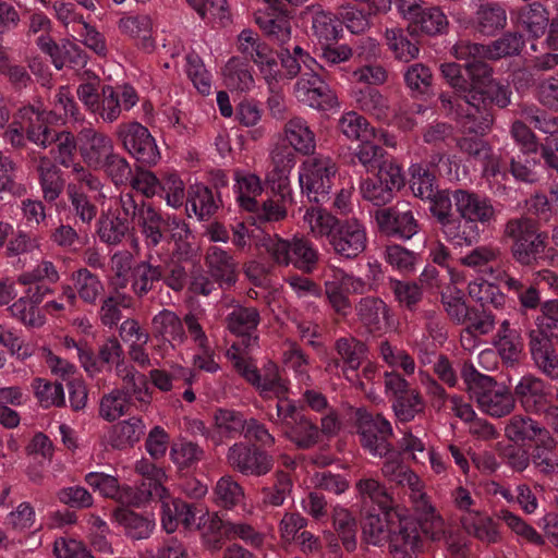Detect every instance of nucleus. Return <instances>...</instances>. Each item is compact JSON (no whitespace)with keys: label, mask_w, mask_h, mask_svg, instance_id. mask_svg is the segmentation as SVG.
I'll return each instance as SVG.
<instances>
[{"label":"nucleus","mask_w":558,"mask_h":558,"mask_svg":"<svg viewBox=\"0 0 558 558\" xmlns=\"http://www.w3.org/2000/svg\"><path fill=\"white\" fill-rule=\"evenodd\" d=\"M511 96L509 85L497 80L464 97L442 92L438 96V108L446 117L456 121L462 134L486 136L495 121L493 106L507 108Z\"/></svg>","instance_id":"1"},{"label":"nucleus","mask_w":558,"mask_h":558,"mask_svg":"<svg viewBox=\"0 0 558 558\" xmlns=\"http://www.w3.org/2000/svg\"><path fill=\"white\" fill-rule=\"evenodd\" d=\"M461 377L466 385L471 399L478 408L493 417H502L510 414L515 407L513 393L493 377L481 374L471 362H464Z\"/></svg>","instance_id":"2"},{"label":"nucleus","mask_w":558,"mask_h":558,"mask_svg":"<svg viewBox=\"0 0 558 558\" xmlns=\"http://www.w3.org/2000/svg\"><path fill=\"white\" fill-rule=\"evenodd\" d=\"M502 236L511 240V255L515 262L523 266L538 264L546 247L547 234L539 231L538 222L526 216L509 219Z\"/></svg>","instance_id":"3"},{"label":"nucleus","mask_w":558,"mask_h":558,"mask_svg":"<svg viewBox=\"0 0 558 558\" xmlns=\"http://www.w3.org/2000/svg\"><path fill=\"white\" fill-rule=\"evenodd\" d=\"M263 245L278 266L292 265L303 274H313L317 269L320 254L315 245L303 236H293L291 240L278 235L268 236Z\"/></svg>","instance_id":"4"},{"label":"nucleus","mask_w":558,"mask_h":558,"mask_svg":"<svg viewBox=\"0 0 558 558\" xmlns=\"http://www.w3.org/2000/svg\"><path fill=\"white\" fill-rule=\"evenodd\" d=\"M337 172V163L330 156H307L300 167L299 181L310 202L319 204L329 198Z\"/></svg>","instance_id":"5"},{"label":"nucleus","mask_w":558,"mask_h":558,"mask_svg":"<svg viewBox=\"0 0 558 558\" xmlns=\"http://www.w3.org/2000/svg\"><path fill=\"white\" fill-rule=\"evenodd\" d=\"M466 76L462 74L461 65L456 62H445L439 66L440 74L453 89L449 93L456 97H464L488 84L497 81L493 68L483 60H471L464 65Z\"/></svg>","instance_id":"6"},{"label":"nucleus","mask_w":558,"mask_h":558,"mask_svg":"<svg viewBox=\"0 0 558 558\" xmlns=\"http://www.w3.org/2000/svg\"><path fill=\"white\" fill-rule=\"evenodd\" d=\"M356 433L361 446L374 457H387L393 451L390 438L393 435L391 424L381 414L373 415L363 408L354 413Z\"/></svg>","instance_id":"7"},{"label":"nucleus","mask_w":558,"mask_h":558,"mask_svg":"<svg viewBox=\"0 0 558 558\" xmlns=\"http://www.w3.org/2000/svg\"><path fill=\"white\" fill-rule=\"evenodd\" d=\"M117 140L122 147L143 166H155L160 151L149 130L136 121L120 123L116 129Z\"/></svg>","instance_id":"8"},{"label":"nucleus","mask_w":558,"mask_h":558,"mask_svg":"<svg viewBox=\"0 0 558 558\" xmlns=\"http://www.w3.org/2000/svg\"><path fill=\"white\" fill-rule=\"evenodd\" d=\"M380 234L396 240L412 239L420 230V225L408 204L378 208L373 215Z\"/></svg>","instance_id":"9"},{"label":"nucleus","mask_w":558,"mask_h":558,"mask_svg":"<svg viewBox=\"0 0 558 558\" xmlns=\"http://www.w3.org/2000/svg\"><path fill=\"white\" fill-rule=\"evenodd\" d=\"M227 329L239 338L231 350L252 352L259 345L257 327L260 323L259 311L253 306L234 304L226 316Z\"/></svg>","instance_id":"10"},{"label":"nucleus","mask_w":558,"mask_h":558,"mask_svg":"<svg viewBox=\"0 0 558 558\" xmlns=\"http://www.w3.org/2000/svg\"><path fill=\"white\" fill-rule=\"evenodd\" d=\"M229 466L245 476H263L274 468V457L266 450L247 442L239 441L229 447Z\"/></svg>","instance_id":"11"},{"label":"nucleus","mask_w":558,"mask_h":558,"mask_svg":"<svg viewBox=\"0 0 558 558\" xmlns=\"http://www.w3.org/2000/svg\"><path fill=\"white\" fill-rule=\"evenodd\" d=\"M295 154L296 151L284 141L277 142L270 150L271 170L266 181L282 202L291 198L289 175L296 163Z\"/></svg>","instance_id":"12"},{"label":"nucleus","mask_w":558,"mask_h":558,"mask_svg":"<svg viewBox=\"0 0 558 558\" xmlns=\"http://www.w3.org/2000/svg\"><path fill=\"white\" fill-rule=\"evenodd\" d=\"M238 43L239 51L259 68L267 83H271L280 76L272 49L266 43L260 41L256 33L252 29H243L238 37Z\"/></svg>","instance_id":"13"},{"label":"nucleus","mask_w":558,"mask_h":558,"mask_svg":"<svg viewBox=\"0 0 558 558\" xmlns=\"http://www.w3.org/2000/svg\"><path fill=\"white\" fill-rule=\"evenodd\" d=\"M356 320L369 335H380L392 325L391 307L379 296L364 295L354 304Z\"/></svg>","instance_id":"14"},{"label":"nucleus","mask_w":558,"mask_h":558,"mask_svg":"<svg viewBox=\"0 0 558 558\" xmlns=\"http://www.w3.org/2000/svg\"><path fill=\"white\" fill-rule=\"evenodd\" d=\"M387 543L391 558H417L423 548L417 524L409 517H401L400 520L392 522V533Z\"/></svg>","instance_id":"15"},{"label":"nucleus","mask_w":558,"mask_h":558,"mask_svg":"<svg viewBox=\"0 0 558 558\" xmlns=\"http://www.w3.org/2000/svg\"><path fill=\"white\" fill-rule=\"evenodd\" d=\"M453 206L458 215L482 227H489L496 221V209L489 198L470 190L452 191Z\"/></svg>","instance_id":"16"},{"label":"nucleus","mask_w":558,"mask_h":558,"mask_svg":"<svg viewBox=\"0 0 558 558\" xmlns=\"http://www.w3.org/2000/svg\"><path fill=\"white\" fill-rule=\"evenodd\" d=\"M366 242L365 228L354 218L341 221L329 240L333 252L347 259H353L364 252Z\"/></svg>","instance_id":"17"},{"label":"nucleus","mask_w":558,"mask_h":558,"mask_svg":"<svg viewBox=\"0 0 558 558\" xmlns=\"http://www.w3.org/2000/svg\"><path fill=\"white\" fill-rule=\"evenodd\" d=\"M513 397L530 413H545L551 405L550 387L533 375L523 376L514 387Z\"/></svg>","instance_id":"18"},{"label":"nucleus","mask_w":558,"mask_h":558,"mask_svg":"<svg viewBox=\"0 0 558 558\" xmlns=\"http://www.w3.org/2000/svg\"><path fill=\"white\" fill-rule=\"evenodd\" d=\"M294 93L301 102L315 109L327 110L336 104L335 94L315 70L302 73Z\"/></svg>","instance_id":"19"},{"label":"nucleus","mask_w":558,"mask_h":558,"mask_svg":"<svg viewBox=\"0 0 558 558\" xmlns=\"http://www.w3.org/2000/svg\"><path fill=\"white\" fill-rule=\"evenodd\" d=\"M26 159L38 174L44 199L47 203H54L65 186L61 170L48 156L37 154L35 150L28 153Z\"/></svg>","instance_id":"20"},{"label":"nucleus","mask_w":558,"mask_h":558,"mask_svg":"<svg viewBox=\"0 0 558 558\" xmlns=\"http://www.w3.org/2000/svg\"><path fill=\"white\" fill-rule=\"evenodd\" d=\"M77 138L83 160L95 169H98L114 151L112 140L92 126L83 128L78 132Z\"/></svg>","instance_id":"21"},{"label":"nucleus","mask_w":558,"mask_h":558,"mask_svg":"<svg viewBox=\"0 0 558 558\" xmlns=\"http://www.w3.org/2000/svg\"><path fill=\"white\" fill-rule=\"evenodd\" d=\"M174 215H168L162 213L159 208L155 207L154 204L148 203L146 209L136 223L143 241L147 248H156L167 238V230L169 229Z\"/></svg>","instance_id":"22"},{"label":"nucleus","mask_w":558,"mask_h":558,"mask_svg":"<svg viewBox=\"0 0 558 558\" xmlns=\"http://www.w3.org/2000/svg\"><path fill=\"white\" fill-rule=\"evenodd\" d=\"M85 482L104 497L111 498L121 506L141 507L143 505V498L135 488L129 485L121 486L114 476L90 472L85 475Z\"/></svg>","instance_id":"23"},{"label":"nucleus","mask_w":558,"mask_h":558,"mask_svg":"<svg viewBox=\"0 0 558 558\" xmlns=\"http://www.w3.org/2000/svg\"><path fill=\"white\" fill-rule=\"evenodd\" d=\"M209 530L219 535L211 545V548H221L220 538L226 539H242L250 546L259 547L263 545L264 536L256 531L251 524L244 522H232L220 519L217 514L210 519Z\"/></svg>","instance_id":"24"},{"label":"nucleus","mask_w":558,"mask_h":558,"mask_svg":"<svg viewBox=\"0 0 558 558\" xmlns=\"http://www.w3.org/2000/svg\"><path fill=\"white\" fill-rule=\"evenodd\" d=\"M131 506L122 505L112 510L113 521L124 534L135 541L146 539L153 533L155 522L147 515L135 512Z\"/></svg>","instance_id":"25"},{"label":"nucleus","mask_w":558,"mask_h":558,"mask_svg":"<svg viewBox=\"0 0 558 558\" xmlns=\"http://www.w3.org/2000/svg\"><path fill=\"white\" fill-rule=\"evenodd\" d=\"M19 123L23 126L24 133L28 142L46 149L47 142L50 138L53 129L45 123V111L34 106H24L15 113Z\"/></svg>","instance_id":"26"},{"label":"nucleus","mask_w":558,"mask_h":558,"mask_svg":"<svg viewBox=\"0 0 558 558\" xmlns=\"http://www.w3.org/2000/svg\"><path fill=\"white\" fill-rule=\"evenodd\" d=\"M484 136L462 135L456 140V145L460 153L469 159L484 165L485 171L492 175L499 173V163L493 156L492 146Z\"/></svg>","instance_id":"27"},{"label":"nucleus","mask_w":558,"mask_h":558,"mask_svg":"<svg viewBox=\"0 0 558 558\" xmlns=\"http://www.w3.org/2000/svg\"><path fill=\"white\" fill-rule=\"evenodd\" d=\"M135 471L144 477L142 485L136 493L143 498V505L149 500L161 499L167 493L162 485L167 475L163 469L157 466L148 459H141L135 463Z\"/></svg>","instance_id":"28"},{"label":"nucleus","mask_w":558,"mask_h":558,"mask_svg":"<svg viewBox=\"0 0 558 558\" xmlns=\"http://www.w3.org/2000/svg\"><path fill=\"white\" fill-rule=\"evenodd\" d=\"M384 477L397 486L408 487L412 501H420L424 497L423 484L420 477L398 458L387 459L381 466Z\"/></svg>","instance_id":"29"},{"label":"nucleus","mask_w":558,"mask_h":558,"mask_svg":"<svg viewBox=\"0 0 558 558\" xmlns=\"http://www.w3.org/2000/svg\"><path fill=\"white\" fill-rule=\"evenodd\" d=\"M383 514L368 513L362 522L363 538L374 546H383L392 533V522L401 514L395 510H381Z\"/></svg>","instance_id":"30"},{"label":"nucleus","mask_w":558,"mask_h":558,"mask_svg":"<svg viewBox=\"0 0 558 558\" xmlns=\"http://www.w3.org/2000/svg\"><path fill=\"white\" fill-rule=\"evenodd\" d=\"M271 11L256 14L255 22L265 35L280 47L292 43L291 22L287 14L286 4H283L282 11Z\"/></svg>","instance_id":"31"},{"label":"nucleus","mask_w":558,"mask_h":558,"mask_svg":"<svg viewBox=\"0 0 558 558\" xmlns=\"http://www.w3.org/2000/svg\"><path fill=\"white\" fill-rule=\"evenodd\" d=\"M530 350L538 369L551 379L558 378V355L554 342L539 332H530Z\"/></svg>","instance_id":"32"},{"label":"nucleus","mask_w":558,"mask_h":558,"mask_svg":"<svg viewBox=\"0 0 558 558\" xmlns=\"http://www.w3.org/2000/svg\"><path fill=\"white\" fill-rule=\"evenodd\" d=\"M284 142L296 153L310 156L315 153L316 136L307 121L301 117L289 119L283 126Z\"/></svg>","instance_id":"33"},{"label":"nucleus","mask_w":558,"mask_h":558,"mask_svg":"<svg viewBox=\"0 0 558 558\" xmlns=\"http://www.w3.org/2000/svg\"><path fill=\"white\" fill-rule=\"evenodd\" d=\"M205 263L211 277L220 287H231L236 282V263L233 257L218 246L207 250Z\"/></svg>","instance_id":"34"},{"label":"nucleus","mask_w":558,"mask_h":558,"mask_svg":"<svg viewBox=\"0 0 558 558\" xmlns=\"http://www.w3.org/2000/svg\"><path fill=\"white\" fill-rule=\"evenodd\" d=\"M247 418L240 411L232 409H217L214 413L215 433L211 439L215 445H220L222 438L235 439L243 435Z\"/></svg>","instance_id":"35"},{"label":"nucleus","mask_w":558,"mask_h":558,"mask_svg":"<svg viewBox=\"0 0 558 558\" xmlns=\"http://www.w3.org/2000/svg\"><path fill=\"white\" fill-rule=\"evenodd\" d=\"M482 226L473 220L461 217L460 215L451 218L442 228L441 233L445 239L457 246H472L476 244L483 232Z\"/></svg>","instance_id":"36"},{"label":"nucleus","mask_w":558,"mask_h":558,"mask_svg":"<svg viewBox=\"0 0 558 558\" xmlns=\"http://www.w3.org/2000/svg\"><path fill=\"white\" fill-rule=\"evenodd\" d=\"M448 19L438 7H421L409 22V29L427 36H437L447 32Z\"/></svg>","instance_id":"37"},{"label":"nucleus","mask_w":558,"mask_h":558,"mask_svg":"<svg viewBox=\"0 0 558 558\" xmlns=\"http://www.w3.org/2000/svg\"><path fill=\"white\" fill-rule=\"evenodd\" d=\"M548 429L538 422L530 416L520 414L513 415L505 427L506 437L515 444L526 441L537 442L543 437L548 439Z\"/></svg>","instance_id":"38"},{"label":"nucleus","mask_w":558,"mask_h":558,"mask_svg":"<svg viewBox=\"0 0 558 558\" xmlns=\"http://www.w3.org/2000/svg\"><path fill=\"white\" fill-rule=\"evenodd\" d=\"M151 259L153 256L148 255L132 269L131 289L138 299L146 296L154 289V283L163 278V267L154 265Z\"/></svg>","instance_id":"39"},{"label":"nucleus","mask_w":558,"mask_h":558,"mask_svg":"<svg viewBox=\"0 0 558 558\" xmlns=\"http://www.w3.org/2000/svg\"><path fill=\"white\" fill-rule=\"evenodd\" d=\"M187 202L193 213L201 220H208L222 205L220 193L204 184H194L187 192Z\"/></svg>","instance_id":"40"},{"label":"nucleus","mask_w":558,"mask_h":558,"mask_svg":"<svg viewBox=\"0 0 558 558\" xmlns=\"http://www.w3.org/2000/svg\"><path fill=\"white\" fill-rule=\"evenodd\" d=\"M70 279L80 300L87 305H96L105 292V284L99 276L85 267L73 271Z\"/></svg>","instance_id":"41"},{"label":"nucleus","mask_w":558,"mask_h":558,"mask_svg":"<svg viewBox=\"0 0 558 558\" xmlns=\"http://www.w3.org/2000/svg\"><path fill=\"white\" fill-rule=\"evenodd\" d=\"M313 11L312 28L322 45L336 43L342 35V23L331 12L324 11L320 5L308 8Z\"/></svg>","instance_id":"42"},{"label":"nucleus","mask_w":558,"mask_h":558,"mask_svg":"<svg viewBox=\"0 0 558 558\" xmlns=\"http://www.w3.org/2000/svg\"><path fill=\"white\" fill-rule=\"evenodd\" d=\"M155 337H161L174 347L184 342L186 336L180 317L170 310H162L151 319Z\"/></svg>","instance_id":"43"},{"label":"nucleus","mask_w":558,"mask_h":558,"mask_svg":"<svg viewBox=\"0 0 558 558\" xmlns=\"http://www.w3.org/2000/svg\"><path fill=\"white\" fill-rule=\"evenodd\" d=\"M282 433L287 439L302 450L313 448L320 439L318 426L305 414L292 422Z\"/></svg>","instance_id":"44"},{"label":"nucleus","mask_w":558,"mask_h":558,"mask_svg":"<svg viewBox=\"0 0 558 558\" xmlns=\"http://www.w3.org/2000/svg\"><path fill=\"white\" fill-rule=\"evenodd\" d=\"M355 490L363 502L377 505L380 510L395 509V500L378 478L363 476L355 483Z\"/></svg>","instance_id":"45"},{"label":"nucleus","mask_w":558,"mask_h":558,"mask_svg":"<svg viewBox=\"0 0 558 558\" xmlns=\"http://www.w3.org/2000/svg\"><path fill=\"white\" fill-rule=\"evenodd\" d=\"M278 57L288 78H294L300 74L302 64L310 70V72H313V70H315L314 65H317L316 60L313 59L296 40L281 46Z\"/></svg>","instance_id":"46"},{"label":"nucleus","mask_w":558,"mask_h":558,"mask_svg":"<svg viewBox=\"0 0 558 558\" xmlns=\"http://www.w3.org/2000/svg\"><path fill=\"white\" fill-rule=\"evenodd\" d=\"M134 227L113 215L111 210L102 211L96 222V234L99 240L108 245H118L129 235Z\"/></svg>","instance_id":"47"},{"label":"nucleus","mask_w":558,"mask_h":558,"mask_svg":"<svg viewBox=\"0 0 558 558\" xmlns=\"http://www.w3.org/2000/svg\"><path fill=\"white\" fill-rule=\"evenodd\" d=\"M417 511H420V515L415 521L417 524V531L421 534H424L426 537L432 541H440L445 536L446 525L440 515H438L427 501V496L424 494V497L420 501H413Z\"/></svg>","instance_id":"48"},{"label":"nucleus","mask_w":558,"mask_h":558,"mask_svg":"<svg viewBox=\"0 0 558 558\" xmlns=\"http://www.w3.org/2000/svg\"><path fill=\"white\" fill-rule=\"evenodd\" d=\"M410 29L390 28L385 33L386 45L395 59L410 62L418 57L420 47L417 40L410 39Z\"/></svg>","instance_id":"49"},{"label":"nucleus","mask_w":558,"mask_h":558,"mask_svg":"<svg viewBox=\"0 0 558 558\" xmlns=\"http://www.w3.org/2000/svg\"><path fill=\"white\" fill-rule=\"evenodd\" d=\"M549 13L538 1L527 3L518 10V23L532 37L538 38L545 34L548 26Z\"/></svg>","instance_id":"50"},{"label":"nucleus","mask_w":558,"mask_h":558,"mask_svg":"<svg viewBox=\"0 0 558 558\" xmlns=\"http://www.w3.org/2000/svg\"><path fill=\"white\" fill-rule=\"evenodd\" d=\"M476 29L487 36L505 28L507 25V12L498 2L482 3L475 13Z\"/></svg>","instance_id":"51"},{"label":"nucleus","mask_w":558,"mask_h":558,"mask_svg":"<svg viewBox=\"0 0 558 558\" xmlns=\"http://www.w3.org/2000/svg\"><path fill=\"white\" fill-rule=\"evenodd\" d=\"M403 81L414 97H428L433 95V72L424 63L416 62L408 65L403 71Z\"/></svg>","instance_id":"52"},{"label":"nucleus","mask_w":558,"mask_h":558,"mask_svg":"<svg viewBox=\"0 0 558 558\" xmlns=\"http://www.w3.org/2000/svg\"><path fill=\"white\" fill-rule=\"evenodd\" d=\"M333 349L341 359L344 367L357 371L366 359L367 344L354 336L340 337L335 341Z\"/></svg>","instance_id":"53"},{"label":"nucleus","mask_w":558,"mask_h":558,"mask_svg":"<svg viewBox=\"0 0 558 558\" xmlns=\"http://www.w3.org/2000/svg\"><path fill=\"white\" fill-rule=\"evenodd\" d=\"M226 86L231 90L247 92L254 86V77L246 61L232 57L222 70Z\"/></svg>","instance_id":"54"},{"label":"nucleus","mask_w":558,"mask_h":558,"mask_svg":"<svg viewBox=\"0 0 558 558\" xmlns=\"http://www.w3.org/2000/svg\"><path fill=\"white\" fill-rule=\"evenodd\" d=\"M47 142V148L52 146L51 154L54 160L62 167L70 168L75 159L78 145L74 134L69 131L53 130Z\"/></svg>","instance_id":"55"},{"label":"nucleus","mask_w":558,"mask_h":558,"mask_svg":"<svg viewBox=\"0 0 558 558\" xmlns=\"http://www.w3.org/2000/svg\"><path fill=\"white\" fill-rule=\"evenodd\" d=\"M556 440L548 434L546 437L541 438L535 442L530 460L534 466L543 474L550 475L558 473V456L555 452Z\"/></svg>","instance_id":"56"},{"label":"nucleus","mask_w":558,"mask_h":558,"mask_svg":"<svg viewBox=\"0 0 558 558\" xmlns=\"http://www.w3.org/2000/svg\"><path fill=\"white\" fill-rule=\"evenodd\" d=\"M145 434V424L140 417H130L116 424L112 429L111 444L114 448L133 447Z\"/></svg>","instance_id":"57"},{"label":"nucleus","mask_w":558,"mask_h":558,"mask_svg":"<svg viewBox=\"0 0 558 558\" xmlns=\"http://www.w3.org/2000/svg\"><path fill=\"white\" fill-rule=\"evenodd\" d=\"M204 450L197 444L189 440H179L170 446L169 457L179 471L194 469L204 458Z\"/></svg>","instance_id":"58"},{"label":"nucleus","mask_w":558,"mask_h":558,"mask_svg":"<svg viewBox=\"0 0 558 558\" xmlns=\"http://www.w3.org/2000/svg\"><path fill=\"white\" fill-rule=\"evenodd\" d=\"M258 381L251 383L263 398H269L271 395L277 398L282 397L287 391L288 387L286 381L281 378L278 366L268 362L264 365L262 372L258 371Z\"/></svg>","instance_id":"59"},{"label":"nucleus","mask_w":558,"mask_h":558,"mask_svg":"<svg viewBox=\"0 0 558 558\" xmlns=\"http://www.w3.org/2000/svg\"><path fill=\"white\" fill-rule=\"evenodd\" d=\"M353 97L356 106L362 111H365L379 120L388 117V100L378 89L365 86L355 90Z\"/></svg>","instance_id":"60"},{"label":"nucleus","mask_w":558,"mask_h":558,"mask_svg":"<svg viewBox=\"0 0 558 558\" xmlns=\"http://www.w3.org/2000/svg\"><path fill=\"white\" fill-rule=\"evenodd\" d=\"M32 388L41 408L65 407V395L61 383H51L45 378L36 377L32 381Z\"/></svg>","instance_id":"61"},{"label":"nucleus","mask_w":558,"mask_h":558,"mask_svg":"<svg viewBox=\"0 0 558 558\" xmlns=\"http://www.w3.org/2000/svg\"><path fill=\"white\" fill-rule=\"evenodd\" d=\"M332 524L343 547L348 551H353L356 548V521L349 510L342 507H333Z\"/></svg>","instance_id":"62"},{"label":"nucleus","mask_w":558,"mask_h":558,"mask_svg":"<svg viewBox=\"0 0 558 558\" xmlns=\"http://www.w3.org/2000/svg\"><path fill=\"white\" fill-rule=\"evenodd\" d=\"M324 294L328 301V304L337 315L345 318L350 314L352 310V303L349 298V293L345 291L332 271L328 274L327 279L324 282Z\"/></svg>","instance_id":"63"},{"label":"nucleus","mask_w":558,"mask_h":558,"mask_svg":"<svg viewBox=\"0 0 558 558\" xmlns=\"http://www.w3.org/2000/svg\"><path fill=\"white\" fill-rule=\"evenodd\" d=\"M214 496L217 506L232 509L243 501L244 489L231 475H225L217 481Z\"/></svg>","instance_id":"64"}]
</instances>
